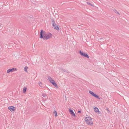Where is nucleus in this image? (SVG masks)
Masks as SVG:
<instances>
[{"label": "nucleus", "mask_w": 129, "mask_h": 129, "mask_svg": "<svg viewBox=\"0 0 129 129\" xmlns=\"http://www.w3.org/2000/svg\"><path fill=\"white\" fill-rule=\"evenodd\" d=\"M52 35L50 33H45L44 31L43 30H41L40 32L41 38H43L44 40H47L51 38Z\"/></svg>", "instance_id": "obj_1"}, {"label": "nucleus", "mask_w": 129, "mask_h": 129, "mask_svg": "<svg viewBox=\"0 0 129 129\" xmlns=\"http://www.w3.org/2000/svg\"><path fill=\"white\" fill-rule=\"evenodd\" d=\"M69 110L71 115L72 116L75 117L76 116L73 111L72 110H71L70 109H69Z\"/></svg>", "instance_id": "obj_9"}, {"label": "nucleus", "mask_w": 129, "mask_h": 129, "mask_svg": "<svg viewBox=\"0 0 129 129\" xmlns=\"http://www.w3.org/2000/svg\"><path fill=\"white\" fill-rule=\"evenodd\" d=\"M38 84H39V85L40 86H41V87L42 86V83L40 81L38 83Z\"/></svg>", "instance_id": "obj_14"}, {"label": "nucleus", "mask_w": 129, "mask_h": 129, "mask_svg": "<svg viewBox=\"0 0 129 129\" xmlns=\"http://www.w3.org/2000/svg\"><path fill=\"white\" fill-rule=\"evenodd\" d=\"M64 71L65 72L66 71H65H65Z\"/></svg>", "instance_id": "obj_19"}, {"label": "nucleus", "mask_w": 129, "mask_h": 129, "mask_svg": "<svg viewBox=\"0 0 129 129\" xmlns=\"http://www.w3.org/2000/svg\"><path fill=\"white\" fill-rule=\"evenodd\" d=\"M28 69V68L27 66L25 67L24 69V70L26 72H27L28 71H27V70Z\"/></svg>", "instance_id": "obj_12"}, {"label": "nucleus", "mask_w": 129, "mask_h": 129, "mask_svg": "<svg viewBox=\"0 0 129 129\" xmlns=\"http://www.w3.org/2000/svg\"><path fill=\"white\" fill-rule=\"evenodd\" d=\"M78 112L79 113H81V111H78Z\"/></svg>", "instance_id": "obj_17"}, {"label": "nucleus", "mask_w": 129, "mask_h": 129, "mask_svg": "<svg viewBox=\"0 0 129 129\" xmlns=\"http://www.w3.org/2000/svg\"><path fill=\"white\" fill-rule=\"evenodd\" d=\"M42 96L44 97H45L46 95V94L45 93H43L42 94Z\"/></svg>", "instance_id": "obj_16"}, {"label": "nucleus", "mask_w": 129, "mask_h": 129, "mask_svg": "<svg viewBox=\"0 0 129 129\" xmlns=\"http://www.w3.org/2000/svg\"><path fill=\"white\" fill-rule=\"evenodd\" d=\"M17 71V69L16 68H14L12 69H8L7 71V73H9L10 72L12 73L13 72H16Z\"/></svg>", "instance_id": "obj_5"}, {"label": "nucleus", "mask_w": 129, "mask_h": 129, "mask_svg": "<svg viewBox=\"0 0 129 129\" xmlns=\"http://www.w3.org/2000/svg\"><path fill=\"white\" fill-rule=\"evenodd\" d=\"M48 78L50 82L52 83L55 87L57 88L58 87L57 84L55 83L54 81L51 77L49 76L48 77Z\"/></svg>", "instance_id": "obj_3"}, {"label": "nucleus", "mask_w": 129, "mask_h": 129, "mask_svg": "<svg viewBox=\"0 0 129 129\" xmlns=\"http://www.w3.org/2000/svg\"><path fill=\"white\" fill-rule=\"evenodd\" d=\"M52 24L54 29L57 30H59L60 28L55 23L54 20H52Z\"/></svg>", "instance_id": "obj_4"}, {"label": "nucleus", "mask_w": 129, "mask_h": 129, "mask_svg": "<svg viewBox=\"0 0 129 129\" xmlns=\"http://www.w3.org/2000/svg\"><path fill=\"white\" fill-rule=\"evenodd\" d=\"M15 108L13 106L9 107L8 109H9L11 111H14L15 110Z\"/></svg>", "instance_id": "obj_7"}, {"label": "nucleus", "mask_w": 129, "mask_h": 129, "mask_svg": "<svg viewBox=\"0 0 129 129\" xmlns=\"http://www.w3.org/2000/svg\"><path fill=\"white\" fill-rule=\"evenodd\" d=\"M89 93L91 94L93 96H94L96 97V98L98 99H100V98H99V96L96 95L95 94H94L93 92L91 91H89Z\"/></svg>", "instance_id": "obj_6"}, {"label": "nucleus", "mask_w": 129, "mask_h": 129, "mask_svg": "<svg viewBox=\"0 0 129 129\" xmlns=\"http://www.w3.org/2000/svg\"><path fill=\"white\" fill-rule=\"evenodd\" d=\"M85 121L86 123L88 125H92L93 124V122L92 118L90 117H86Z\"/></svg>", "instance_id": "obj_2"}, {"label": "nucleus", "mask_w": 129, "mask_h": 129, "mask_svg": "<svg viewBox=\"0 0 129 129\" xmlns=\"http://www.w3.org/2000/svg\"><path fill=\"white\" fill-rule=\"evenodd\" d=\"M27 88L26 87H25L23 88V93H25L26 92V90Z\"/></svg>", "instance_id": "obj_13"}, {"label": "nucleus", "mask_w": 129, "mask_h": 129, "mask_svg": "<svg viewBox=\"0 0 129 129\" xmlns=\"http://www.w3.org/2000/svg\"><path fill=\"white\" fill-rule=\"evenodd\" d=\"M80 53L82 56H88V55L86 54V53L82 52L81 51H80Z\"/></svg>", "instance_id": "obj_8"}, {"label": "nucleus", "mask_w": 129, "mask_h": 129, "mask_svg": "<svg viewBox=\"0 0 129 129\" xmlns=\"http://www.w3.org/2000/svg\"><path fill=\"white\" fill-rule=\"evenodd\" d=\"M107 111H108V108H107Z\"/></svg>", "instance_id": "obj_18"}, {"label": "nucleus", "mask_w": 129, "mask_h": 129, "mask_svg": "<svg viewBox=\"0 0 129 129\" xmlns=\"http://www.w3.org/2000/svg\"><path fill=\"white\" fill-rule=\"evenodd\" d=\"M87 57V58H88L89 57Z\"/></svg>", "instance_id": "obj_20"}, {"label": "nucleus", "mask_w": 129, "mask_h": 129, "mask_svg": "<svg viewBox=\"0 0 129 129\" xmlns=\"http://www.w3.org/2000/svg\"><path fill=\"white\" fill-rule=\"evenodd\" d=\"M53 114L54 115L55 117H57V114L56 111L55 110H54L53 113Z\"/></svg>", "instance_id": "obj_11"}, {"label": "nucleus", "mask_w": 129, "mask_h": 129, "mask_svg": "<svg viewBox=\"0 0 129 129\" xmlns=\"http://www.w3.org/2000/svg\"><path fill=\"white\" fill-rule=\"evenodd\" d=\"M94 109L95 112H98L99 113L100 111H99L98 109L96 107H94Z\"/></svg>", "instance_id": "obj_10"}, {"label": "nucleus", "mask_w": 129, "mask_h": 129, "mask_svg": "<svg viewBox=\"0 0 129 129\" xmlns=\"http://www.w3.org/2000/svg\"><path fill=\"white\" fill-rule=\"evenodd\" d=\"M87 4L88 5H90V6H91L93 7H94V6L92 5V4H90V3H88V2H87Z\"/></svg>", "instance_id": "obj_15"}]
</instances>
